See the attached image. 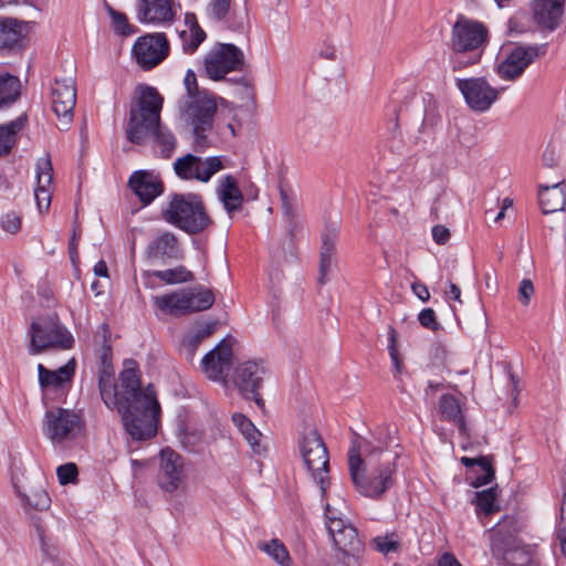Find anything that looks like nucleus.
<instances>
[{"instance_id": "nucleus-1", "label": "nucleus", "mask_w": 566, "mask_h": 566, "mask_svg": "<svg viewBox=\"0 0 566 566\" xmlns=\"http://www.w3.org/2000/svg\"><path fill=\"white\" fill-rule=\"evenodd\" d=\"M98 390L103 402L108 409H115L122 417L126 433L134 441H145L156 436L160 405L151 385L143 388L137 363L133 359L124 361V369L115 384L114 369L102 356V368L98 371Z\"/></svg>"}, {"instance_id": "nucleus-2", "label": "nucleus", "mask_w": 566, "mask_h": 566, "mask_svg": "<svg viewBox=\"0 0 566 566\" xmlns=\"http://www.w3.org/2000/svg\"><path fill=\"white\" fill-rule=\"evenodd\" d=\"M396 430L390 426L379 427L371 440L363 446L365 460L359 450L348 451V471L355 489L364 496L381 497L395 483L398 452L390 451Z\"/></svg>"}, {"instance_id": "nucleus-3", "label": "nucleus", "mask_w": 566, "mask_h": 566, "mask_svg": "<svg viewBox=\"0 0 566 566\" xmlns=\"http://www.w3.org/2000/svg\"><path fill=\"white\" fill-rule=\"evenodd\" d=\"M164 98L156 87L138 84L135 88L126 138L136 145H145L151 139L153 148L160 157L170 158L177 147L175 135L160 122Z\"/></svg>"}, {"instance_id": "nucleus-4", "label": "nucleus", "mask_w": 566, "mask_h": 566, "mask_svg": "<svg viewBox=\"0 0 566 566\" xmlns=\"http://www.w3.org/2000/svg\"><path fill=\"white\" fill-rule=\"evenodd\" d=\"M160 214L166 222L191 235L203 232L213 224L202 197L193 192L171 193Z\"/></svg>"}, {"instance_id": "nucleus-5", "label": "nucleus", "mask_w": 566, "mask_h": 566, "mask_svg": "<svg viewBox=\"0 0 566 566\" xmlns=\"http://www.w3.org/2000/svg\"><path fill=\"white\" fill-rule=\"evenodd\" d=\"M205 72L212 81H227L243 88L247 98L254 96L253 84L247 76L229 77L231 72H242L245 67L244 53L231 43H217L205 56Z\"/></svg>"}, {"instance_id": "nucleus-6", "label": "nucleus", "mask_w": 566, "mask_h": 566, "mask_svg": "<svg viewBox=\"0 0 566 566\" xmlns=\"http://www.w3.org/2000/svg\"><path fill=\"white\" fill-rule=\"evenodd\" d=\"M298 450L311 480L318 485L322 497H325L331 484L329 454L316 428L304 429L298 438Z\"/></svg>"}, {"instance_id": "nucleus-7", "label": "nucleus", "mask_w": 566, "mask_h": 566, "mask_svg": "<svg viewBox=\"0 0 566 566\" xmlns=\"http://www.w3.org/2000/svg\"><path fill=\"white\" fill-rule=\"evenodd\" d=\"M29 353L39 355L46 349H70L74 345L72 334L60 323L56 316H44L30 326Z\"/></svg>"}, {"instance_id": "nucleus-8", "label": "nucleus", "mask_w": 566, "mask_h": 566, "mask_svg": "<svg viewBox=\"0 0 566 566\" xmlns=\"http://www.w3.org/2000/svg\"><path fill=\"white\" fill-rule=\"evenodd\" d=\"M214 303L211 290L181 289L154 297V304L165 314L182 316L210 308Z\"/></svg>"}, {"instance_id": "nucleus-9", "label": "nucleus", "mask_w": 566, "mask_h": 566, "mask_svg": "<svg viewBox=\"0 0 566 566\" xmlns=\"http://www.w3.org/2000/svg\"><path fill=\"white\" fill-rule=\"evenodd\" d=\"M182 117L193 127L196 143L201 145L206 140L205 132L212 127L217 104L207 94H195L180 105Z\"/></svg>"}, {"instance_id": "nucleus-10", "label": "nucleus", "mask_w": 566, "mask_h": 566, "mask_svg": "<svg viewBox=\"0 0 566 566\" xmlns=\"http://www.w3.org/2000/svg\"><path fill=\"white\" fill-rule=\"evenodd\" d=\"M488 35L489 31L482 22L459 15L451 30L450 48L458 52H482Z\"/></svg>"}, {"instance_id": "nucleus-11", "label": "nucleus", "mask_w": 566, "mask_h": 566, "mask_svg": "<svg viewBox=\"0 0 566 566\" xmlns=\"http://www.w3.org/2000/svg\"><path fill=\"white\" fill-rule=\"evenodd\" d=\"M265 373L266 369L262 361L248 360L238 365L232 376V381L240 395L247 400H254L261 408L264 407V401L259 394V389L262 386Z\"/></svg>"}, {"instance_id": "nucleus-12", "label": "nucleus", "mask_w": 566, "mask_h": 566, "mask_svg": "<svg viewBox=\"0 0 566 566\" xmlns=\"http://www.w3.org/2000/svg\"><path fill=\"white\" fill-rule=\"evenodd\" d=\"M224 168L221 157L213 156L206 159L192 154L179 157L174 163L175 174L182 180L196 179L208 182L211 177Z\"/></svg>"}, {"instance_id": "nucleus-13", "label": "nucleus", "mask_w": 566, "mask_h": 566, "mask_svg": "<svg viewBox=\"0 0 566 566\" xmlns=\"http://www.w3.org/2000/svg\"><path fill=\"white\" fill-rule=\"evenodd\" d=\"M491 546L494 554L501 555L513 566H533L535 548L523 545L515 533H493Z\"/></svg>"}, {"instance_id": "nucleus-14", "label": "nucleus", "mask_w": 566, "mask_h": 566, "mask_svg": "<svg viewBox=\"0 0 566 566\" xmlns=\"http://www.w3.org/2000/svg\"><path fill=\"white\" fill-rule=\"evenodd\" d=\"M133 56L143 70H151L169 53V42L164 33L139 36L133 45Z\"/></svg>"}, {"instance_id": "nucleus-15", "label": "nucleus", "mask_w": 566, "mask_h": 566, "mask_svg": "<svg viewBox=\"0 0 566 566\" xmlns=\"http://www.w3.org/2000/svg\"><path fill=\"white\" fill-rule=\"evenodd\" d=\"M232 343L231 336L223 338L201 359V368L207 377L224 386L228 385V376L233 365Z\"/></svg>"}, {"instance_id": "nucleus-16", "label": "nucleus", "mask_w": 566, "mask_h": 566, "mask_svg": "<svg viewBox=\"0 0 566 566\" xmlns=\"http://www.w3.org/2000/svg\"><path fill=\"white\" fill-rule=\"evenodd\" d=\"M457 87L468 106L478 113L489 111L499 97L497 90L492 87L484 77L459 78Z\"/></svg>"}, {"instance_id": "nucleus-17", "label": "nucleus", "mask_w": 566, "mask_h": 566, "mask_svg": "<svg viewBox=\"0 0 566 566\" xmlns=\"http://www.w3.org/2000/svg\"><path fill=\"white\" fill-rule=\"evenodd\" d=\"M80 417L66 409L56 408L45 413L44 434L54 443L72 439L80 430Z\"/></svg>"}, {"instance_id": "nucleus-18", "label": "nucleus", "mask_w": 566, "mask_h": 566, "mask_svg": "<svg viewBox=\"0 0 566 566\" xmlns=\"http://www.w3.org/2000/svg\"><path fill=\"white\" fill-rule=\"evenodd\" d=\"M545 53V45H518L497 65V74L501 78L514 81L520 77L525 69L538 56Z\"/></svg>"}, {"instance_id": "nucleus-19", "label": "nucleus", "mask_w": 566, "mask_h": 566, "mask_svg": "<svg viewBox=\"0 0 566 566\" xmlns=\"http://www.w3.org/2000/svg\"><path fill=\"white\" fill-rule=\"evenodd\" d=\"M52 109L61 123V129H66L73 119L76 104L75 80L71 76L54 81L52 86Z\"/></svg>"}, {"instance_id": "nucleus-20", "label": "nucleus", "mask_w": 566, "mask_h": 566, "mask_svg": "<svg viewBox=\"0 0 566 566\" xmlns=\"http://www.w3.org/2000/svg\"><path fill=\"white\" fill-rule=\"evenodd\" d=\"M184 478L182 458L170 448L161 450L157 474L159 486L165 492L172 493L178 490Z\"/></svg>"}, {"instance_id": "nucleus-21", "label": "nucleus", "mask_w": 566, "mask_h": 566, "mask_svg": "<svg viewBox=\"0 0 566 566\" xmlns=\"http://www.w3.org/2000/svg\"><path fill=\"white\" fill-rule=\"evenodd\" d=\"M174 0H138L136 17L145 24H167L175 20Z\"/></svg>"}, {"instance_id": "nucleus-22", "label": "nucleus", "mask_w": 566, "mask_h": 566, "mask_svg": "<svg viewBox=\"0 0 566 566\" xmlns=\"http://www.w3.org/2000/svg\"><path fill=\"white\" fill-rule=\"evenodd\" d=\"M128 186L144 206L151 203L164 191L159 177L147 170L135 171L128 180Z\"/></svg>"}, {"instance_id": "nucleus-23", "label": "nucleus", "mask_w": 566, "mask_h": 566, "mask_svg": "<svg viewBox=\"0 0 566 566\" xmlns=\"http://www.w3.org/2000/svg\"><path fill=\"white\" fill-rule=\"evenodd\" d=\"M145 254L150 260H180L182 249L178 238L170 231H163L147 245Z\"/></svg>"}, {"instance_id": "nucleus-24", "label": "nucleus", "mask_w": 566, "mask_h": 566, "mask_svg": "<svg viewBox=\"0 0 566 566\" xmlns=\"http://www.w3.org/2000/svg\"><path fill=\"white\" fill-rule=\"evenodd\" d=\"M565 0H535L533 18L542 30L554 31L560 23Z\"/></svg>"}, {"instance_id": "nucleus-25", "label": "nucleus", "mask_w": 566, "mask_h": 566, "mask_svg": "<svg viewBox=\"0 0 566 566\" xmlns=\"http://www.w3.org/2000/svg\"><path fill=\"white\" fill-rule=\"evenodd\" d=\"M53 180V166L49 156L36 161V187L34 198L40 213L49 210L51 205L50 186Z\"/></svg>"}, {"instance_id": "nucleus-26", "label": "nucleus", "mask_w": 566, "mask_h": 566, "mask_svg": "<svg viewBox=\"0 0 566 566\" xmlns=\"http://www.w3.org/2000/svg\"><path fill=\"white\" fill-rule=\"evenodd\" d=\"M460 462L468 469L467 481L473 488L486 485L495 478V471L489 457H462Z\"/></svg>"}, {"instance_id": "nucleus-27", "label": "nucleus", "mask_w": 566, "mask_h": 566, "mask_svg": "<svg viewBox=\"0 0 566 566\" xmlns=\"http://www.w3.org/2000/svg\"><path fill=\"white\" fill-rule=\"evenodd\" d=\"M217 193L230 218L242 208L243 196L234 177L228 175L220 179Z\"/></svg>"}, {"instance_id": "nucleus-28", "label": "nucleus", "mask_w": 566, "mask_h": 566, "mask_svg": "<svg viewBox=\"0 0 566 566\" xmlns=\"http://www.w3.org/2000/svg\"><path fill=\"white\" fill-rule=\"evenodd\" d=\"M75 359L72 358L64 366L57 370H50L42 364L38 365L39 382L42 388L53 387L60 388L65 382L70 381L75 373Z\"/></svg>"}, {"instance_id": "nucleus-29", "label": "nucleus", "mask_w": 566, "mask_h": 566, "mask_svg": "<svg viewBox=\"0 0 566 566\" xmlns=\"http://www.w3.org/2000/svg\"><path fill=\"white\" fill-rule=\"evenodd\" d=\"M24 39L23 24L11 18L0 20V50H20Z\"/></svg>"}, {"instance_id": "nucleus-30", "label": "nucleus", "mask_w": 566, "mask_h": 566, "mask_svg": "<svg viewBox=\"0 0 566 566\" xmlns=\"http://www.w3.org/2000/svg\"><path fill=\"white\" fill-rule=\"evenodd\" d=\"M538 201L545 214L563 210L566 203V196L562 185L541 186L538 189Z\"/></svg>"}, {"instance_id": "nucleus-31", "label": "nucleus", "mask_w": 566, "mask_h": 566, "mask_svg": "<svg viewBox=\"0 0 566 566\" xmlns=\"http://www.w3.org/2000/svg\"><path fill=\"white\" fill-rule=\"evenodd\" d=\"M14 489L25 506H30L36 511H45L51 505V497L42 483L28 489L14 483Z\"/></svg>"}, {"instance_id": "nucleus-32", "label": "nucleus", "mask_w": 566, "mask_h": 566, "mask_svg": "<svg viewBox=\"0 0 566 566\" xmlns=\"http://www.w3.org/2000/svg\"><path fill=\"white\" fill-rule=\"evenodd\" d=\"M186 23L190 24L188 29L178 32L182 51L192 54L198 46L205 41L206 33L199 27L193 14H186Z\"/></svg>"}, {"instance_id": "nucleus-33", "label": "nucleus", "mask_w": 566, "mask_h": 566, "mask_svg": "<svg viewBox=\"0 0 566 566\" xmlns=\"http://www.w3.org/2000/svg\"><path fill=\"white\" fill-rule=\"evenodd\" d=\"M21 82L18 76L4 73L0 75V108L9 107L18 101Z\"/></svg>"}, {"instance_id": "nucleus-34", "label": "nucleus", "mask_w": 566, "mask_h": 566, "mask_svg": "<svg viewBox=\"0 0 566 566\" xmlns=\"http://www.w3.org/2000/svg\"><path fill=\"white\" fill-rule=\"evenodd\" d=\"M258 549L266 554L279 566H293V560L285 545L273 538L271 541H260L256 544Z\"/></svg>"}, {"instance_id": "nucleus-35", "label": "nucleus", "mask_w": 566, "mask_h": 566, "mask_svg": "<svg viewBox=\"0 0 566 566\" xmlns=\"http://www.w3.org/2000/svg\"><path fill=\"white\" fill-rule=\"evenodd\" d=\"M146 276H155L164 283L171 285L192 282L195 280L193 273L184 265L167 270L147 271L144 273V277Z\"/></svg>"}, {"instance_id": "nucleus-36", "label": "nucleus", "mask_w": 566, "mask_h": 566, "mask_svg": "<svg viewBox=\"0 0 566 566\" xmlns=\"http://www.w3.org/2000/svg\"><path fill=\"white\" fill-rule=\"evenodd\" d=\"M441 413L454 424L458 426L460 433L465 434L467 426L461 412L460 405L454 396L446 394L439 400Z\"/></svg>"}, {"instance_id": "nucleus-37", "label": "nucleus", "mask_w": 566, "mask_h": 566, "mask_svg": "<svg viewBox=\"0 0 566 566\" xmlns=\"http://www.w3.org/2000/svg\"><path fill=\"white\" fill-rule=\"evenodd\" d=\"M232 420L234 424L239 428V430L242 432V434L245 437L253 452L256 454H261L264 451V448L260 444L258 440V438L261 436V432L255 428L251 420L248 419L243 413H234L232 416Z\"/></svg>"}, {"instance_id": "nucleus-38", "label": "nucleus", "mask_w": 566, "mask_h": 566, "mask_svg": "<svg viewBox=\"0 0 566 566\" xmlns=\"http://www.w3.org/2000/svg\"><path fill=\"white\" fill-rule=\"evenodd\" d=\"M25 116H20L9 124L0 125V156L10 153L15 144V135L23 128Z\"/></svg>"}, {"instance_id": "nucleus-39", "label": "nucleus", "mask_w": 566, "mask_h": 566, "mask_svg": "<svg viewBox=\"0 0 566 566\" xmlns=\"http://www.w3.org/2000/svg\"><path fill=\"white\" fill-rule=\"evenodd\" d=\"M217 322H207L203 324H199L195 326L191 331L187 333L184 338L185 346L189 349L190 355L192 356L197 347L201 344L202 340L211 336L217 329Z\"/></svg>"}, {"instance_id": "nucleus-40", "label": "nucleus", "mask_w": 566, "mask_h": 566, "mask_svg": "<svg viewBox=\"0 0 566 566\" xmlns=\"http://www.w3.org/2000/svg\"><path fill=\"white\" fill-rule=\"evenodd\" d=\"M334 546L344 555L354 556L363 548L358 533H329Z\"/></svg>"}, {"instance_id": "nucleus-41", "label": "nucleus", "mask_w": 566, "mask_h": 566, "mask_svg": "<svg viewBox=\"0 0 566 566\" xmlns=\"http://www.w3.org/2000/svg\"><path fill=\"white\" fill-rule=\"evenodd\" d=\"M339 226L337 222L327 223L322 233L319 256L336 259V242L338 238Z\"/></svg>"}, {"instance_id": "nucleus-42", "label": "nucleus", "mask_w": 566, "mask_h": 566, "mask_svg": "<svg viewBox=\"0 0 566 566\" xmlns=\"http://www.w3.org/2000/svg\"><path fill=\"white\" fill-rule=\"evenodd\" d=\"M482 52L480 51H468L458 52L452 51L449 57V64L453 72L462 71L469 66H472L480 62Z\"/></svg>"}, {"instance_id": "nucleus-43", "label": "nucleus", "mask_w": 566, "mask_h": 566, "mask_svg": "<svg viewBox=\"0 0 566 566\" xmlns=\"http://www.w3.org/2000/svg\"><path fill=\"white\" fill-rule=\"evenodd\" d=\"M497 492L496 486L489 488L486 490L475 492V505L476 511L486 515L499 511L496 506Z\"/></svg>"}, {"instance_id": "nucleus-44", "label": "nucleus", "mask_w": 566, "mask_h": 566, "mask_svg": "<svg viewBox=\"0 0 566 566\" xmlns=\"http://www.w3.org/2000/svg\"><path fill=\"white\" fill-rule=\"evenodd\" d=\"M375 549L385 556L400 551V542L396 533H386L373 539Z\"/></svg>"}, {"instance_id": "nucleus-45", "label": "nucleus", "mask_w": 566, "mask_h": 566, "mask_svg": "<svg viewBox=\"0 0 566 566\" xmlns=\"http://www.w3.org/2000/svg\"><path fill=\"white\" fill-rule=\"evenodd\" d=\"M325 524L326 531H346L347 528L357 531L347 518H344L340 512L331 509L329 505H327L325 510Z\"/></svg>"}, {"instance_id": "nucleus-46", "label": "nucleus", "mask_w": 566, "mask_h": 566, "mask_svg": "<svg viewBox=\"0 0 566 566\" xmlns=\"http://www.w3.org/2000/svg\"><path fill=\"white\" fill-rule=\"evenodd\" d=\"M105 9L112 19V25L116 33L120 35H130L136 32V28L128 23L126 14L115 10L108 3H105Z\"/></svg>"}, {"instance_id": "nucleus-47", "label": "nucleus", "mask_w": 566, "mask_h": 566, "mask_svg": "<svg viewBox=\"0 0 566 566\" xmlns=\"http://www.w3.org/2000/svg\"><path fill=\"white\" fill-rule=\"evenodd\" d=\"M231 8V0H211L208 4V14L216 21H223Z\"/></svg>"}, {"instance_id": "nucleus-48", "label": "nucleus", "mask_w": 566, "mask_h": 566, "mask_svg": "<svg viewBox=\"0 0 566 566\" xmlns=\"http://www.w3.org/2000/svg\"><path fill=\"white\" fill-rule=\"evenodd\" d=\"M56 475L61 485H67L77 481L78 470L75 463L67 462L57 467Z\"/></svg>"}, {"instance_id": "nucleus-49", "label": "nucleus", "mask_w": 566, "mask_h": 566, "mask_svg": "<svg viewBox=\"0 0 566 566\" xmlns=\"http://www.w3.org/2000/svg\"><path fill=\"white\" fill-rule=\"evenodd\" d=\"M418 321L421 326L433 332L439 331L441 327V325L438 323L436 318L434 311L430 307L424 308L419 313Z\"/></svg>"}, {"instance_id": "nucleus-50", "label": "nucleus", "mask_w": 566, "mask_h": 566, "mask_svg": "<svg viewBox=\"0 0 566 566\" xmlns=\"http://www.w3.org/2000/svg\"><path fill=\"white\" fill-rule=\"evenodd\" d=\"M1 227L4 231L10 233H17L21 228V217L11 211L2 216Z\"/></svg>"}, {"instance_id": "nucleus-51", "label": "nucleus", "mask_w": 566, "mask_h": 566, "mask_svg": "<svg viewBox=\"0 0 566 566\" xmlns=\"http://www.w3.org/2000/svg\"><path fill=\"white\" fill-rule=\"evenodd\" d=\"M280 196H281V202H282V209L285 217L292 219L295 214V209L297 206V200L295 197H291L289 192L280 188Z\"/></svg>"}, {"instance_id": "nucleus-52", "label": "nucleus", "mask_w": 566, "mask_h": 566, "mask_svg": "<svg viewBox=\"0 0 566 566\" xmlns=\"http://www.w3.org/2000/svg\"><path fill=\"white\" fill-rule=\"evenodd\" d=\"M534 294V285L531 280L523 279L518 286V300L523 305H528Z\"/></svg>"}, {"instance_id": "nucleus-53", "label": "nucleus", "mask_w": 566, "mask_h": 566, "mask_svg": "<svg viewBox=\"0 0 566 566\" xmlns=\"http://www.w3.org/2000/svg\"><path fill=\"white\" fill-rule=\"evenodd\" d=\"M184 83L187 91V98L195 96V94H206L198 90L197 76L192 70L187 71Z\"/></svg>"}, {"instance_id": "nucleus-54", "label": "nucleus", "mask_w": 566, "mask_h": 566, "mask_svg": "<svg viewBox=\"0 0 566 566\" xmlns=\"http://www.w3.org/2000/svg\"><path fill=\"white\" fill-rule=\"evenodd\" d=\"M336 259L333 258H322L319 256V275L317 279L318 284L323 285L328 281V274L332 270L333 263Z\"/></svg>"}, {"instance_id": "nucleus-55", "label": "nucleus", "mask_w": 566, "mask_h": 566, "mask_svg": "<svg viewBox=\"0 0 566 566\" xmlns=\"http://www.w3.org/2000/svg\"><path fill=\"white\" fill-rule=\"evenodd\" d=\"M395 336L396 331L394 328H390L389 337H390V345H389V354L394 364L395 374H400L402 370V363L399 359L398 352L395 346Z\"/></svg>"}, {"instance_id": "nucleus-56", "label": "nucleus", "mask_w": 566, "mask_h": 566, "mask_svg": "<svg viewBox=\"0 0 566 566\" xmlns=\"http://www.w3.org/2000/svg\"><path fill=\"white\" fill-rule=\"evenodd\" d=\"M432 238L438 244H446L450 239V231L444 226L438 224L432 228Z\"/></svg>"}, {"instance_id": "nucleus-57", "label": "nucleus", "mask_w": 566, "mask_h": 566, "mask_svg": "<svg viewBox=\"0 0 566 566\" xmlns=\"http://www.w3.org/2000/svg\"><path fill=\"white\" fill-rule=\"evenodd\" d=\"M440 120V117L434 108H427L424 112L421 129L426 130L427 128L434 127L438 122Z\"/></svg>"}, {"instance_id": "nucleus-58", "label": "nucleus", "mask_w": 566, "mask_h": 566, "mask_svg": "<svg viewBox=\"0 0 566 566\" xmlns=\"http://www.w3.org/2000/svg\"><path fill=\"white\" fill-rule=\"evenodd\" d=\"M318 56L334 61L336 59V49L334 44L328 41H324L318 49Z\"/></svg>"}, {"instance_id": "nucleus-59", "label": "nucleus", "mask_w": 566, "mask_h": 566, "mask_svg": "<svg viewBox=\"0 0 566 566\" xmlns=\"http://www.w3.org/2000/svg\"><path fill=\"white\" fill-rule=\"evenodd\" d=\"M499 525L501 526L499 531H516L523 526L520 520L515 516H505Z\"/></svg>"}, {"instance_id": "nucleus-60", "label": "nucleus", "mask_w": 566, "mask_h": 566, "mask_svg": "<svg viewBox=\"0 0 566 566\" xmlns=\"http://www.w3.org/2000/svg\"><path fill=\"white\" fill-rule=\"evenodd\" d=\"M438 566H462V564L452 553L446 552L439 557Z\"/></svg>"}, {"instance_id": "nucleus-61", "label": "nucleus", "mask_w": 566, "mask_h": 566, "mask_svg": "<svg viewBox=\"0 0 566 566\" xmlns=\"http://www.w3.org/2000/svg\"><path fill=\"white\" fill-rule=\"evenodd\" d=\"M413 293L422 301L427 302L430 298V293L428 287L423 283H413L411 286Z\"/></svg>"}, {"instance_id": "nucleus-62", "label": "nucleus", "mask_w": 566, "mask_h": 566, "mask_svg": "<svg viewBox=\"0 0 566 566\" xmlns=\"http://www.w3.org/2000/svg\"><path fill=\"white\" fill-rule=\"evenodd\" d=\"M94 274L96 276H103V277H107L108 276V269H107L106 262L104 260H99L94 265Z\"/></svg>"}, {"instance_id": "nucleus-63", "label": "nucleus", "mask_w": 566, "mask_h": 566, "mask_svg": "<svg viewBox=\"0 0 566 566\" xmlns=\"http://www.w3.org/2000/svg\"><path fill=\"white\" fill-rule=\"evenodd\" d=\"M446 294L448 297H450L454 301H460V296H461L460 287L452 282H449V291H447Z\"/></svg>"}, {"instance_id": "nucleus-64", "label": "nucleus", "mask_w": 566, "mask_h": 566, "mask_svg": "<svg viewBox=\"0 0 566 566\" xmlns=\"http://www.w3.org/2000/svg\"><path fill=\"white\" fill-rule=\"evenodd\" d=\"M80 232L76 231V229H74L73 231V235L71 238V241H70V254H71V259L74 261V256L76 255V241L77 239L80 238Z\"/></svg>"}]
</instances>
